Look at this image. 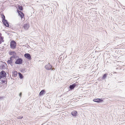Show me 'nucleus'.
I'll return each mask as SVG.
<instances>
[{"label":"nucleus","mask_w":125,"mask_h":125,"mask_svg":"<svg viewBox=\"0 0 125 125\" xmlns=\"http://www.w3.org/2000/svg\"><path fill=\"white\" fill-rule=\"evenodd\" d=\"M77 112L75 111L72 112L71 113V114L72 115L74 116H76L77 115Z\"/></svg>","instance_id":"obj_9"},{"label":"nucleus","mask_w":125,"mask_h":125,"mask_svg":"<svg viewBox=\"0 0 125 125\" xmlns=\"http://www.w3.org/2000/svg\"><path fill=\"white\" fill-rule=\"evenodd\" d=\"M15 53V52H10V55H14Z\"/></svg>","instance_id":"obj_18"},{"label":"nucleus","mask_w":125,"mask_h":125,"mask_svg":"<svg viewBox=\"0 0 125 125\" xmlns=\"http://www.w3.org/2000/svg\"><path fill=\"white\" fill-rule=\"evenodd\" d=\"M45 67L47 70H53L54 69V68H52V66L49 63L47 64L46 65Z\"/></svg>","instance_id":"obj_1"},{"label":"nucleus","mask_w":125,"mask_h":125,"mask_svg":"<svg viewBox=\"0 0 125 125\" xmlns=\"http://www.w3.org/2000/svg\"><path fill=\"white\" fill-rule=\"evenodd\" d=\"M93 101L94 102L97 103H100L102 101H103V100L97 98L96 99H93Z\"/></svg>","instance_id":"obj_7"},{"label":"nucleus","mask_w":125,"mask_h":125,"mask_svg":"<svg viewBox=\"0 0 125 125\" xmlns=\"http://www.w3.org/2000/svg\"><path fill=\"white\" fill-rule=\"evenodd\" d=\"M16 55H13L12 56H11L10 58V59L11 60L12 59V58H15L16 57Z\"/></svg>","instance_id":"obj_19"},{"label":"nucleus","mask_w":125,"mask_h":125,"mask_svg":"<svg viewBox=\"0 0 125 125\" xmlns=\"http://www.w3.org/2000/svg\"><path fill=\"white\" fill-rule=\"evenodd\" d=\"M1 81L3 83H5V80H2Z\"/></svg>","instance_id":"obj_22"},{"label":"nucleus","mask_w":125,"mask_h":125,"mask_svg":"<svg viewBox=\"0 0 125 125\" xmlns=\"http://www.w3.org/2000/svg\"><path fill=\"white\" fill-rule=\"evenodd\" d=\"M76 86V84H73L72 85H70L69 86V88L71 90H72L74 89Z\"/></svg>","instance_id":"obj_10"},{"label":"nucleus","mask_w":125,"mask_h":125,"mask_svg":"<svg viewBox=\"0 0 125 125\" xmlns=\"http://www.w3.org/2000/svg\"><path fill=\"white\" fill-rule=\"evenodd\" d=\"M6 65H3L2 66V68L3 69H4L6 68Z\"/></svg>","instance_id":"obj_17"},{"label":"nucleus","mask_w":125,"mask_h":125,"mask_svg":"<svg viewBox=\"0 0 125 125\" xmlns=\"http://www.w3.org/2000/svg\"><path fill=\"white\" fill-rule=\"evenodd\" d=\"M2 20H3L4 19H5V16L3 15L2 17Z\"/></svg>","instance_id":"obj_20"},{"label":"nucleus","mask_w":125,"mask_h":125,"mask_svg":"<svg viewBox=\"0 0 125 125\" xmlns=\"http://www.w3.org/2000/svg\"><path fill=\"white\" fill-rule=\"evenodd\" d=\"M19 10H22V7L21 6H20L19 8Z\"/></svg>","instance_id":"obj_21"},{"label":"nucleus","mask_w":125,"mask_h":125,"mask_svg":"<svg viewBox=\"0 0 125 125\" xmlns=\"http://www.w3.org/2000/svg\"><path fill=\"white\" fill-rule=\"evenodd\" d=\"M16 45V43L14 41H11L10 44L11 47L12 49H14L15 48Z\"/></svg>","instance_id":"obj_2"},{"label":"nucleus","mask_w":125,"mask_h":125,"mask_svg":"<svg viewBox=\"0 0 125 125\" xmlns=\"http://www.w3.org/2000/svg\"><path fill=\"white\" fill-rule=\"evenodd\" d=\"M24 57L28 60H30L31 58V56L30 54L28 53L25 54L24 55Z\"/></svg>","instance_id":"obj_5"},{"label":"nucleus","mask_w":125,"mask_h":125,"mask_svg":"<svg viewBox=\"0 0 125 125\" xmlns=\"http://www.w3.org/2000/svg\"><path fill=\"white\" fill-rule=\"evenodd\" d=\"M18 12L19 16L21 17L22 20L23 21L24 20V19L23 18L24 16L23 14L20 11H18Z\"/></svg>","instance_id":"obj_4"},{"label":"nucleus","mask_w":125,"mask_h":125,"mask_svg":"<svg viewBox=\"0 0 125 125\" xmlns=\"http://www.w3.org/2000/svg\"><path fill=\"white\" fill-rule=\"evenodd\" d=\"M17 74V72L16 71H14L13 72V75H14V77H16Z\"/></svg>","instance_id":"obj_14"},{"label":"nucleus","mask_w":125,"mask_h":125,"mask_svg":"<svg viewBox=\"0 0 125 125\" xmlns=\"http://www.w3.org/2000/svg\"><path fill=\"white\" fill-rule=\"evenodd\" d=\"M19 77L21 79H22L23 78V75L21 73H19Z\"/></svg>","instance_id":"obj_15"},{"label":"nucleus","mask_w":125,"mask_h":125,"mask_svg":"<svg viewBox=\"0 0 125 125\" xmlns=\"http://www.w3.org/2000/svg\"><path fill=\"white\" fill-rule=\"evenodd\" d=\"M23 27L24 29L27 30L29 27V26L28 24H25L24 25Z\"/></svg>","instance_id":"obj_11"},{"label":"nucleus","mask_w":125,"mask_h":125,"mask_svg":"<svg viewBox=\"0 0 125 125\" xmlns=\"http://www.w3.org/2000/svg\"><path fill=\"white\" fill-rule=\"evenodd\" d=\"M23 116H18V118L19 119H21L22 118Z\"/></svg>","instance_id":"obj_23"},{"label":"nucleus","mask_w":125,"mask_h":125,"mask_svg":"<svg viewBox=\"0 0 125 125\" xmlns=\"http://www.w3.org/2000/svg\"><path fill=\"white\" fill-rule=\"evenodd\" d=\"M7 62L8 64H11L12 63V59L8 60Z\"/></svg>","instance_id":"obj_13"},{"label":"nucleus","mask_w":125,"mask_h":125,"mask_svg":"<svg viewBox=\"0 0 125 125\" xmlns=\"http://www.w3.org/2000/svg\"><path fill=\"white\" fill-rule=\"evenodd\" d=\"M45 93V91L44 90H42L39 94L40 96H41Z\"/></svg>","instance_id":"obj_12"},{"label":"nucleus","mask_w":125,"mask_h":125,"mask_svg":"<svg viewBox=\"0 0 125 125\" xmlns=\"http://www.w3.org/2000/svg\"><path fill=\"white\" fill-rule=\"evenodd\" d=\"M2 21L5 26L7 27L9 26L8 23L6 20L4 19V20H2Z\"/></svg>","instance_id":"obj_6"},{"label":"nucleus","mask_w":125,"mask_h":125,"mask_svg":"<svg viewBox=\"0 0 125 125\" xmlns=\"http://www.w3.org/2000/svg\"><path fill=\"white\" fill-rule=\"evenodd\" d=\"M21 95H22V93H20V94H19V96L20 97H21Z\"/></svg>","instance_id":"obj_24"},{"label":"nucleus","mask_w":125,"mask_h":125,"mask_svg":"<svg viewBox=\"0 0 125 125\" xmlns=\"http://www.w3.org/2000/svg\"><path fill=\"white\" fill-rule=\"evenodd\" d=\"M0 74L2 75V76L3 77H5L6 75V73L3 71H1L0 72Z\"/></svg>","instance_id":"obj_8"},{"label":"nucleus","mask_w":125,"mask_h":125,"mask_svg":"<svg viewBox=\"0 0 125 125\" xmlns=\"http://www.w3.org/2000/svg\"><path fill=\"white\" fill-rule=\"evenodd\" d=\"M23 60L21 58H19L17 59L15 62V63L16 64H21L22 63Z\"/></svg>","instance_id":"obj_3"},{"label":"nucleus","mask_w":125,"mask_h":125,"mask_svg":"<svg viewBox=\"0 0 125 125\" xmlns=\"http://www.w3.org/2000/svg\"><path fill=\"white\" fill-rule=\"evenodd\" d=\"M107 75V74L106 73L104 74L103 77H102L103 79H105Z\"/></svg>","instance_id":"obj_16"},{"label":"nucleus","mask_w":125,"mask_h":125,"mask_svg":"<svg viewBox=\"0 0 125 125\" xmlns=\"http://www.w3.org/2000/svg\"><path fill=\"white\" fill-rule=\"evenodd\" d=\"M115 73H116V72H115Z\"/></svg>","instance_id":"obj_25"}]
</instances>
